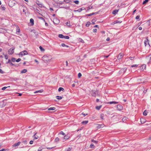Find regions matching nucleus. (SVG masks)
Here are the masks:
<instances>
[{
	"label": "nucleus",
	"instance_id": "obj_33",
	"mask_svg": "<svg viewBox=\"0 0 151 151\" xmlns=\"http://www.w3.org/2000/svg\"><path fill=\"white\" fill-rule=\"evenodd\" d=\"M21 60V59L20 58H19L16 60V61L17 62H19Z\"/></svg>",
	"mask_w": 151,
	"mask_h": 151
},
{
	"label": "nucleus",
	"instance_id": "obj_32",
	"mask_svg": "<svg viewBox=\"0 0 151 151\" xmlns=\"http://www.w3.org/2000/svg\"><path fill=\"white\" fill-rule=\"evenodd\" d=\"M148 0H145V1H144L143 2V4H146V3H147V2H148Z\"/></svg>",
	"mask_w": 151,
	"mask_h": 151
},
{
	"label": "nucleus",
	"instance_id": "obj_55",
	"mask_svg": "<svg viewBox=\"0 0 151 151\" xmlns=\"http://www.w3.org/2000/svg\"><path fill=\"white\" fill-rule=\"evenodd\" d=\"M45 25L46 26H48V24L46 22H45Z\"/></svg>",
	"mask_w": 151,
	"mask_h": 151
},
{
	"label": "nucleus",
	"instance_id": "obj_22",
	"mask_svg": "<svg viewBox=\"0 0 151 151\" xmlns=\"http://www.w3.org/2000/svg\"><path fill=\"white\" fill-rule=\"evenodd\" d=\"M39 48L41 51H45L44 49V48H43L42 46H40L39 47Z\"/></svg>",
	"mask_w": 151,
	"mask_h": 151
},
{
	"label": "nucleus",
	"instance_id": "obj_64",
	"mask_svg": "<svg viewBox=\"0 0 151 151\" xmlns=\"http://www.w3.org/2000/svg\"><path fill=\"white\" fill-rule=\"evenodd\" d=\"M149 139H150V140H151V136L149 138Z\"/></svg>",
	"mask_w": 151,
	"mask_h": 151
},
{
	"label": "nucleus",
	"instance_id": "obj_8",
	"mask_svg": "<svg viewBox=\"0 0 151 151\" xmlns=\"http://www.w3.org/2000/svg\"><path fill=\"white\" fill-rule=\"evenodd\" d=\"M146 60L147 63H151V55H150L147 57L146 58Z\"/></svg>",
	"mask_w": 151,
	"mask_h": 151
},
{
	"label": "nucleus",
	"instance_id": "obj_16",
	"mask_svg": "<svg viewBox=\"0 0 151 151\" xmlns=\"http://www.w3.org/2000/svg\"><path fill=\"white\" fill-rule=\"evenodd\" d=\"M30 22L32 23V25L34 24V20L32 19H31L30 20Z\"/></svg>",
	"mask_w": 151,
	"mask_h": 151
},
{
	"label": "nucleus",
	"instance_id": "obj_19",
	"mask_svg": "<svg viewBox=\"0 0 151 151\" xmlns=\"http://www.w3.org/2000/svg\"><path fill=\"white\" fill-rule=\"evenodd\" d=\"M88 122V121H83L82 122V124H86Z\"/></svg>",
	"mask_w": 151,
	"mask_h": 151
},
{
	"label": "nucleus",
	"instance_id": "obj_43",
	"mask_svg": "<svg viewBox=\"0 0 151 151\" xmlns=\"http://www.w3.org/2000/svg\"><path fill=\"white\" fill-rule=\"evenodd\" d=\"M91 147V148H93L94 147V144H92L90 145Z\"/></svg>",
	"mask_w": 151,
	"mask_h": 151
},
{
	"label": "nucleus",
	"instance_id": "obj_25",
	"mask_svg": "<svg viewBox=\"0 0 151 151\" xmlns=\"http://www.w3.org/2000/svg\"><path fill=\"white\" fill-rule=\"evenodd\" d=\"M101 106H97L96 107V108L97 110H99L101 107Z\"/></svg>",
	"mask_w": 151,
	"mask_h": 151
},
{
	"label": "nucleus",
	"instance_id": "obj_61",
	"mask_svg": "<svg viewBox=\"0 0 151 151\" xmlns=\"http://www.w3.org/2000/svg\"><path fill=\"white\" fill-rule=\"evenodd\" d=\"M93 14H87V15L88 16H90L91 15H92Z\"/></svg>",
	"mask_w": 151,
	"mask_h": 151
},
{
	"label": "nucleus",
	"instance_id": "obj_42",
	"mask_svg": "<svg viewBox=\"0 0 151 151\" xmlns=\"http://www.w3.org/2000/svg\"><path fill=\"white\" fill-rule=\"evenodd\" d=\"M59 140V138L58 137H57L55 139V141H56V142H58V141Z\"/></svg>",
	"mask_w": 151,
	"mask_h": 151
},
{
	"label": "nucleus",
	"instance_id": "obj_13",
	"mask_svg": "<svg viewBox=\"0 0 151 151\" xmlns=\"http://www.w3.org/2000/svg\"><path fill=\"white\" fill-rule=\"evenodd\" d=\"M70 137L69 136L68 134L65 135L64 137V139H68Z\"/></svg>",
	"mask_w": 151,
	"mask_h": 151
},
{
	"label": "nucleus",
	"instance_id": "obj_41",
	"mask_svg": "<svg viewBox=\"0 0 151 151\" xmlns=\"http://www.w3.org/2000/svg\"><path fill=\"white\" fill-rule=\"evenodd\" d=\"M117 102H114V101H112V102H110V104H116Z\"/></svg>",
	"mask_w": 151,
	"mask_h": 151
},
{
	"label": "nucleus",
	"instance_id": "obj_29",
	"mask_svg": "<svg viewBox=\"0 0 151 151\" xmlns=\"http://www.w3.org/2000/svg\"><path fill=\"white\" fill-rule=\"evenodd\" d=\"M90 22H88L87 23L86 25L87 27H88L90 25Z\"/></svg>",
	"mask_w": 151,
	"mask_h": 151
},
{
	"label": "nucleus",
	"instance_id": "obj_5",
	"mask_svg": "<svg viewBox=\"0 0 151 151\" xmlns=\"http://www.w3.org/2000/svg\"><path fill=\"white\" fill-rule=\"evenodd\" d=\"M53 22L54 23L58 24L60 22V20L56 18H55L53 19Z\"/></svg>",
	"mask_w": 151,
	"mask_h": 151
},
{
	"label": "nucleus",
	"instance_id": "obj_31",
	"mask_svg": "<svg viewBox=\"0 0 151 151\" xmlns=\"http://www.w3.org/2000/svg\"><path fill=\"white\" fill-rule=\"evenodd\" d=\"M16 59L14 58H12V61L13 62H14L16 61Z\"/></svg>",
	"mask_w": 151,
	"mask_h": 151
},
{
	"label": "nucleus",
	"instance_id": "obj_60",
	"mask_svg": "<svg viewBox=\"0 0 151 151\" xmlns=\"http://www.w3.org/2000/svg\"><path fill=\"white\" fill-rule=\"evenodd\" d=\"M10 64L12 65H13V64L12 62H10Z\"/></svg>",
	"mask_w": 151,
	"mask_h": 151
},
{
	"label": "nucleus",
	"instance_id": "obj_17",
	"mask_svg": "<svg viewBox=\"0 0 151 151\" xmlns=\"http://www.w3.org/2000/svg\"><path fill=\"white\" fill-rule=\"evenodd\" d=\"M20 144V142H19L16 143L15 144L13 145L14 147H16L19 145Z\"/></svg>",
	"mask_w": 151,
	"mask_h": 151
},
{
	"label": "nucleus",
	"instance_id": "obj_45",
	"mask_svg": "<svg viewBox=\"0 0 151 151\" xmlns=\"http://www.w3.org/2000/svg\"><path fill=\"white\" fill-rule=\"evenodd\" d=\"M137 65H132L131 66V67H137Z\"/></svg>",
	"mask_w": 151,
	"mask_h": 151
},
{
	"label": "nucleus",
	"instance_id": "obj_27",
	"mask_svg": "<svg viewBox=\"0 0 151 151\" xmlns=\"http://www.w3.org/2000/svg\"><path fill=\"white\" fill-rule=\"evenodd\" d=\"M10 87V86H9L8 87H4L2 88V90H4L6 89L7 88H9Z\"/></svg>",
	"mask_w": 151,
	"mask_h": 151
},
{
	"label": "nucleus",
	"instance_id": "obj_11",
	"mask_svg": "<svg viewBox=\"0 0 151 151\" xmlns=\"http://www.w3.org/2000/svg\"><path fill=\"white\" fill-rule=\"evenodd\" d=\"M140 121L141 124H144L146 122V120L145 119L141 118L140 119Z\"/></svg>",
	"mask_w": 151,
	"mask_h": 151
},
{
	"label": "nucleus",
	"instance_id": "obj_14",
	"mask_svg": "<svg viewBox=\"0 0 151 151\" xmlns=\"http://www.w3.org/2000/svg\"><path fill=\"white\" fill-rule=\"evenodd\" d=\"M43 90H40L37 91H35L34 92L35 93H42L43 92Z\"/></svg>",
	"mask_w": 151,
	"mask_h": 151
},
{
	"label": "nucleus",
	"instance_id": "obj_7",
	"mask_svg": "<svg viewBox=\"0 0 151 151\" xmlns=\"http://www.w3.org/2000/svg\"><path fill=\"white\" fill-rule=\"evenodd\" d=\"M146 65L145 64H143L142 65L140 68V69L141 70H144L146 69Z\"/></svg>",
	"mask_w": 151,
	"mask_h": 151
},
{
	"label": "nucleus",
	"instance_id": "obj_59",
	"mask_svg": "<svg viewBox=\"0 0 151 151\" xmlns=\"http://www.w3.org/2000/svg\"><path fill=\"white\" fill-rule=\"evenodd\" d=\"M126 119V118H123L122 119V120L123 121V120H125Z\"/></svg>",
	"mask_w": 151,
	"mask_h": 151
},
{
	"label": "nucleus",
	"instance_id": "obj_9",
	"mask_svg": "<svg viewBox=\"0 0 151 151\" xmlns=\"http://www.w3.org/2000/svg\"><path fill=\"white\" fill-rule=\"evenodd\" d=\"M145 45V46H147V47H149L150 45L149 44L148 40H146L144 42Z\"/></svg>",
	"mask_w": 151,
	"mask_h": 151
},
{
	"label": "nucleus",
	"instance_id": "obj_18",
	"mask_svg": "<svg viewBox=\"0 0 151 151\" xmlns=\"http://www.w3.org/2000/svg\"><path fill=\"white\" fill-rule=\"evenodd\" d=\"M27 70L26 69H24L21 71V73H26L27 72Z\"/></svg>",
	"mask_w": 151,
	"mask_h": 151
},
{
	"label": "nucleus",
	"instance_id": "obj_53",
	"mask_svg": "<svg viewBox=\"0 0 151 151\" xmlns=\"http://www.w3.org/2000/svg\"><path fill=\"white\" fill-rule=\"evenodd\" d=\"M139 30H141L142 29V27H139Z\"/></svg>",
	"mask_w": 151,
	"mask_h": 151
},
{
	"label": "nucleus",
	"instance_id": "obj_54",
	"mask_svg": "<svg viewBox=\"0 0 151 151\" xmlns=\"http://www.w3.org/2000/svg\"><path fill=\"white\" fill-rule=\"evenodd\" d=\"M110 40V39L108 37L106 39V40L107 41H109V40Z\"/></svg>",
	"mask_w": 151,
	"mask_h": 151
},
{
	"label": "nucleus",
	"instance_id": "obj_24",
	"mask_svg": "<svg viewBox=\"0 0 151 151\" xmlns=\"http://www.w3.org/2000/svg\"><path fill=\"white\" fill-rule=\"evenodd\" d=\"M59 37L62 38H64V37H65L62 34L59 35Z\"/></svg>",
	"mask_w": 151,
	"mask_h": 151
},
{
	"label": "nucleus",
	"instance_id": "obj_1",
	"mask_svg": "<svg viewBox=\"0 0 151 151\" xmlns=\"http://www.w3.org/2000/svg\"><path fill=\"white\" fill-rule=\"evenodd\" d=\"M43 58L45 60L49 61L52 59V57L50 55H45L43 57Z\"/></svg>",
	"mask_w": 151,
	"mask_h": 151
},
{
	"label": "nucleus",
	"instance_id": "obj_44",
	"mask_svg": "<svg viewBox=\"0 0 151 151\" xmlns=\"http://www.w3.org/2000/svg\"><path fill=\"white\" fill-rule=\"evenodd\" d=\"M139 17H140V16L139 15H137V16H136V19H139Z\"/></svg>",
	"mask_w": 151,
	"mask_h": 151
},
{
	"label": "nucleus",
	"instance_id": "obj_46",
	"mask_svg": "<svg viewBox=\"0 0 151 151\" xmlns=\"http://www.w3.org/2000/svg\"><path fill=\"white\" fill-rule=\"evenodd\" d=\"M64 38L66 39H69V37L68 36H65Z\"/></svg>",
	"mask_w": 151,
	"mask_h": 151
},
{
	"label": "nucleus",
	"instance_id": "obj_58",
	"mask_svg": "<svg viewBox=\"0 0 151 151\" xmlns=\"http://www.w3.org/2000/svg\"><path fill=\"white\" fill-rule=\"evenodd\" d=\"M82 114L84 116H86V115H87V114H83V113H82Z\"/></svg>",
	"mask_w": 151,
	"mask_h": 151
},
{
	"label": "nucleus",
	"instance_id": "obj_21",
	"mask_svg": "<svg viewBox=\"0 0 151 151\" xmlns=\"http://www.w3.org/2000/svg\"><path fill=\"white\" fill-rule=\"evenodd\" d=\"M64 90V88L62 87H60L58 89V90L59 91H63Z\"/></svg>",
	"mask_w": 151,
	"mask_h": 151
},
{
	"label": "nucleus",
	"instance_id": "obj_28",
	"mask_svg": "<svg viewBox=\"0 0 151 151\" xmlns=\"http://www.w3.org/2000/svg\"><path fill=\"white\" fill-rule=\"evenodd\" d=\"M61 46L62 47H68V45H65V44L64 43H63L61 44Z\"/></svg>",
	"mask_w": 151,
	"mask_h": 151
},
{
	"label": "nucleus",
	"instance_id": "obj_38",
	"mask_svg": "<svg viewBox=\"0 0 151 151\" xmlns=\"http://www.w3.org/2000/svg\"><path fill=\"white\" fill-rule=\"evenodd\" d=\"M118 108H119L120 109H122V107L121 106L118 105L117 106Z\"/></svg>",
	"mask_w": 151,
	"mask_h": 151
},
{
	"label": "nucleus",
	"instance_id": "obj_3",
	"mask_svg": "<svg viewBox=\"0 0 151 151\" xmlns=\"http://www.w3.org/2000/svg\"><path fill=\"white\" fill-rule=\"evenodd\" d=\"M15 48L12 47L8 51V53L10 55H12L14 53Z\"/></svg>",
	"mask_w": 151,
	"mask_h": 151
},
{
	"label": "nucleus",
	"instance_id": "obj_57",
	"mask_svg": "<svg viewBox=\"0 0 151 151\" xmlns=\"http://www.w3.org/2000/svg\"><path fill=\"white\" fill-rule=\"evenodd\" d=\"M22 95V93H19V96H21Z\"/></svg>",
	"mask_w": 151,
	"mask_h": 151
},
{
	"label": "nucleus",
	"instance_id": "obj_50",
	"mask_svg": "<svg viewBox=\"0 0 151 151\" xmlns=\"http://www.w3.org/2000/svg\"><path fill=\"white\" fill-rule=\"evenodd\" d=\"M66 24L68 26H70V23L69 22H67L66 23Z\"/></svg>",
	"mask_w": 151,
	"mask_h": 151
},
{
	"label": "nucleus",
	"instance_id": "obj_2",
	"mask_svg": "<svg viewBox=\"0 0 151 151\" xmlns=\"http://www.w3.org/2000/svg\"><path fill=\"white\" fill-rule=\"evenodd\" d=\"M28 53L27 52L26 50H24L23 51L20 52L19 54L18 55L20 56H22L25 55H27Z\"/></svg>",
	"mask_w": 151,
	"mask_h": 151
},
{
	"label": "nucleus",
	"instance_id": "obj_6",
	"mask_svg": "<svg viewBox=\"0 0 151 151\" xmlns=\"http://www.w3.org/2000/svg\"><path fill=\"white\" fill-rule=\"evenodd\" d=\"M123 55L124 54L123 53H120L119 54V55L117 57V59L118 60L121 59L122 58Z\"/></svg>",
	"mask_w": 151,
	"mask_h": 151
},
{
	"label": "nucleus",
	"instance_id": "obj_49",
	"mask_svg": "<svg viewBox=\"0 0 151 151\" xmlns=\"http://www.w3.org/2000/svg\"><path fill=\"white\" fill-rule=\"evenodd\" d=\"M97 32V29H93V32Z\"/></svg>",
	"mask_w": 151,
	"mask_h": 151
},
{
	"label": "nucleus",
	"instance_id": "obj_63",
	"mask_svg": "<svg viewBox=\"0 0 151 151\" xmlns=\"http://www.w3.org/2000/svg\"><path fill=\"white\" fill-rule=\"evenodd\" d=\"M98 27V26L97 25H96L94 26V27Z\"/></svg>",
	"mask_w": 151,
	"mask_h": 151
},
{
	"label": "nucleus",
	"instance_id": "obj_48",
	"mask_svg": "<svg viewBox=\"0 0 151 151\" xmlns=\"http://www.w3.org/2000/svg\"><path fill=\"white\" fill-rule=\"evenodd\" d=\"M33 142V141L31 140L30 141L29 143L30 144H32Z\"/></svg>",
	"mask_w": 151,
	"mask_h": 151
},
{
	"label": "nucleus",
	"instance_id": "obj_10",
	"mask_svg": "<svg viewBox=\"0 0 151 151\" xmlns=\"http://www.w3.org/2000/svg\"><path fill=\"white\" fill-rule=\"evenodd\" d=\"M48 110L50 112H51V111H56V108L55 107H50L48 109Z\"/></svg>",
	"mask_w": 151,
	"mask_h": 151
},
{
	"label": "nucleus",
	"instance_id": "obj_51",
	"mask_svg": "<svg viewBox=\"0 0 151 151\" xmlns=\"http://www.w3.org/2000/svg\"><path fill=\"white\" fill-rule=\"evenodd\" d=\"M42 148H40L38 150V151H41L42 150Z\"/></svg>",
	"mask_w": 151,
	"mask_h": 151
},
{
	"label": "nucleus",
	"instance_id": "obj_47",
	"mask_svg": "<svg viewBox=\"0 0 151 151\" xmlns=\"http://www.w3.org/2000/svg\"><path fill=\"white\" fill-rule=\"evenodd\" d=\"M4 57H5V58L6 59H7L8 58V56L7 55H5V56H4Z\"/></svg>",
	"mask_w": 151,
	"mask_h": 151
},
{
	"label": "nucleus",
	"instance_id": "obj_62",
	"mask_svg": "<svg viewBox=\"0 0 151 151\" xmlns=\"http://www.w3.org/2000/svg\"><path fill=\"white\" fill-rule=\"evenodd\" d=\"M10 62H11V60H8V63H10Z\"/></svg>",
	"mask_w": 151,
	"mask_h": 151
},
{
	"label": "nucleus",
	"instance_id": "obj_35",
	"mask_svg": "<svg viewBox=\"0 0 151 151\" xmlns=\"http://www.w3.org/2000/svg\"><path fill=\"white\" fill-rule=\"evenodd\" d=\"M78 77L80 78L82 76V74L81 73H79L78 75Z\"/></svg>",
	"mask_w": 151,
	"mask_h": 151
},
{
	"label": "nucleus",
	"instance_id": "obj_20",
	"mask_svg": "<svg viewBox=\"0 0 151 151\" xmlns=\"http://www.w3.org/2000/svg\"><path fill=\"white\" fill-rule=\"evenodd\" d=\"M143 114L144 116H146L147 114V111L146 110L144 111Z\"/></svg>",
	"mask_w": 151,
	"mask_h": 151
},
{
	"label": "nucleus",
	"instance_id": "obj_12",
	"mask_svg": "<svg viewBox=\"0 0 151 151\" xmlns=\"http://www.w3.org/2000/svg\"><path fill=\"white\" fill-rule=\"evenodd\" d=\"M85 9L84 8H81L80 9H78V10H75L74 11L75 12H81L82 10H84Z\"/></svg>",
	"mask_w": 151,
	"mask_h": 151
},
{
	"label": "nucleus",
	"instance_id": "obj_15",
	"mask_svg": "<svg viewBox=\"0 0 151 151\" xmlns=\"http://www.w3.org/2000/svg\"><path fill=\"white\" fill-rule=\"evenodd\" d=\"M118 12V10H114L113 11V12H112V13L114 14H116Z\"/></svg>",
	"mask_w": 151,
	"mask_h": 151
},
{
	"label": "nucleus",
	"instance_id": "obj_4",
	"mask_svg": "<svg viewBox=\"0 0 151 151\" xmlns=\"http://www.w3.org/2000/svg\"><path fill=\"white\" fill-rule=\"evenodd\" d=\"M100 118L102 120H104L106 118V115L103 114H102L100 115Z\"/></svg>",
	"mask_w": 151,
	"mask_h": 151
},
{
	"label": "nucleus",
	"instance_id": "obj_40",
	"mask_svg": "<svg viewBox=\"0 0 151 151\" xmlns=\"http://www.w3.org/2000/svg\"><path fill=\"white\" fill-rule=\"evenodd\" d=\"M60 134L64 136L65 135V134L62 131L60 132Z\"/></svg>",
	"mask_w": 151,
	"mask_h": 151
},
{
	"label": "nucleus",
	"instance_id": "obj_30",
	"mask_svg": "<svg viewBox=\"0 0 151 151\" xmlns=\"http://www.w3.org/2000/svg\"><path fill=\"white\" fill-rule=\"evenodd\" d=\"M4 73V71L0 68V73L3 74Z\"/></svg>",
	"mask_w": 151,
	"mask_h": 151
},
{
	"label": "nucleus",
	"instance_id": "obj_36",
	"mask_svg": "<svg viewBox=\"0 0 151 151\" xmlns=\"http://www.w3.org/2000/svg\"><path fill=\"white\" fill-rule=\"evenodd\" d=\"M79 41L80 42H82L83 43L84 42V41L81 38H79Z\"/></svg>",
	"mask_w": 151,
	"mask_h": 151
},
{
	"label": "nucleus",
	"instance_id": "obj_56",
	"mask_svg": "<svg viewBox=\"0 0 151 151\" xmlns=\"http://www.w3.org/2000/svg\"><path fill=\"white\" fill-rule=\"evenodd\" d=\"M72 86L73 87H74L75 86V84L74 83H73L72 85Z\"/></svg>",
	"mask_w": 151,
	"mask_h": 151
},
{
	"label": "nucleus",
	"instance_id": "obj_23",
	"mask_svg": "<svg viewBox=\"0 0 151 151\" xmlns=\"http://www.w3.org/2000/svg\"><path fill=\"white\" fill-rule=\"evenodd\" d=\"M57 99L58 100H60L62 99V97L61 96H56Z\"/></svg>",
	"mask_w": 151,
	"mask_h": 151
},
{
	"label": "nucleus",
	"instance_id": "obj_37",
	"mask_svg": "<svg viewBox=\"0 0 151 151\" xmlns=\"http://www.w3.org/2000/svg\"><path fill=\"white\" fill-rule=\"evenodd\" d=\"M8 149H2L1 150H0V151H7Z\"/></svg>",
	"mask_w": 151,
	"mask_h": 151
},
{
	"label": "nucleus",
	"instance_id": "obj_39",
	"mask_svg": "<svg viewBox=\"0 0 151 151\" xmlns=\"http://www.w3.org/2000/svg\"><path fill=\"white\" fill-rule=\"evenodd\" d=\"M96 21V20L95 19H93L92 21V23L93 24H95V22Z\"/></svg>",
	"mask_w": 151,
	"mask_h": 151
},
{
	"label": "nucleus",
	"instance_id": "obj_34",
	"mask_svg": "<svg viewBox=\"0 0 151 151\" xmlns=\"http://www.w3.org/2000/svg\"><path fill=\"white\" fill-rule=\"evenodd\" d=\"M74 2L76 4H78L79 3V1L78 0L75 1H74Z\"/></svg>",
	"mask_w": 151,
	"mask_h": 151
},
{
	"label": "nucleus",
	"instance_id": "obj_52",
	"mask_svg": "<svg viewBox=\"0 0 151 151\" xmlns=\"http://www.w3.org/2000/svg\"><path fill=\"white\" fill-rule=\"evenodd\" d=\"M93 91H91V93H92V95L93 96H94V94H93V93L94 92Z\"/></svg>",
	"mask_w": 151,
	"mask_h": 151
},
{
	"label": "nucleus",
	"instance_id": "obj_26",
	"mask_svg": "<svg viewBox=\"0 0 151 151\" xmlns=\"http://www.w3.org/2000/svg\"><path fill=\"white\" fill-rule=\"evenodd\" d=\"M36 134H35L34 136V139H37L39 138V137L37 136H36Z\"/></svg>",
	"mask_w": 151,
	"mask_h": 151
}]
</instances>
